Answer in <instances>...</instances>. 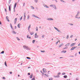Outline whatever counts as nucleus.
Returning <instances> with one entry per match:
<instances>
[{
    "label": "nucleus",
    "instance_id": "obj_60",
    "mask_svg": "<svg viewBox=\"0 0 80 80\" xmlns=\"http://www.w3.org/2000/svg\"><path fill=\"white\" fill-rule=\"evenodd\" d=\"M5 12H7V10L6 9V8H5Z\"/></svg>",
    "mask_w": 80,
    "mask_h": 80
},
{
    "label": "nucleus",
    "instance_id": "obj_8",
    "mask_svg": "<svg viewBox=\"0 0 80 80\" xmlns=\"http://www.w3.org/2000/svg\"><path fill=\"white\" fill-rule=\"evenodd\" d=\"M75 44H76V43H72L71 45H70V47H72L73 46H74V45H75Z\"/></svg>",
    "mask_w": 80,
    "mask_h": 80
},
{
    "label": "nucleus",
    "instance_id": "obj_12",
    "mask_svg": "<svg viewBox=\"0 0 80 80\" xmlns=\"http://www.w3.org/2000/svg\"><path fill=\"white\" fill-rule=\"evenodd\" d=\"M43 6H44V7H46V8H49L47 5H45V4H43Z\"/></svg>",
    "mask_w": 80,
    "mask_h": 80
},
{
    "label": "nucleus",
    "instance_id": "obj_7",
    "mask_svg": "<svg viewBox=\"0 0 80 80\" xmlns=\"http://www.w3.org/2000/svg\"><path fill=\"white\" fill-rule=\"evenodd\" d=\"M54 78H60V76H59L58 75H57V76L54 75Z\"/></svg>",
    "mask_w": 80,
    "mask_h": 80
},
{
    "label": "nucleus",
    "instance_id": "obj_46",
    "mask_svg": "<svg viewBox=\"0 0 80 80\" xmlns=\"http://www.w3.org/2000/svg\"><path fill=\"white\" fill-rule=\"evenodd\" d=\"M31 80H35V77H34V78H32Z\"/></svg>",
    "mask_w": 80,
    "mask_h": 80
},
{
    "label": "nucleus",
    "instance_id": "obj_61",
    "mask_svg": "<svg viewBox=\"0 0 80 80\" xmlns=\"http://www.w3.org/2000/svg\"><path fill=\"white\" fill-rule=\"evenodd\" d=\"M10 74H12V72H10Z\"/></svg>",
    "mask_w": 80,
    "mask_h": 80
},
{
    "label": "nucleus",
    "instance_id": "obj_53",
    "mask_svg": "<svg viewBox=\"0 0 80 80\" xmlns=\"http://www.w3.org/2000/svg\"><path fill=\"white\" fill-rule=\"evenodd\" d=\"M74 48H77V46H76V47H74Z\"/></svg>",
    "mask_w": 80,
    "mask_h": 80
},
{
    "label": "nucleus",
    "instance_id": "obj_21",
    "mask_svg": "<svg viewBox=\"0 0 80 80\" xmlns=\"http://www.w3.org/2000/svg\"><path fill=\"white\" fill-rule=\"evenodd\" d=\"M33 33H34V32H31L30 33V35H33Z\"/></svg>",
    "mask_w": 80,
    "mask_h": 80
},
{
    "label": "nucleus",
    "instance_id": "obj_37",
    "mask_svg": "<svg viewBox=\"0 0 80 80\" xmlns=\"http://www.w3.org/2000/svg\"><path fill=\"white\" fill-rule=\"evenodd\" d=\"M68 37H69V36L68 35H67V37H66L67 39H68Z\"/></svg>",
    "mask_w": 80,
    "mask_h": 80
},
{
    "label": "nucleus",
    "instance_id": "obj_23",
    "mask_svg": "<svg viewBox=\"0 0 80 80\" xmlns=\"http://www.w3.org/2000/svg\"><path fill=\"white\" fill-rule=\"evenodd\" d=\"M10 27L12 29V30H13V27H12V23H10Z\"/></svg>",
    "mask_w": 80,
    "mask_h": 80
},
{
    "label": "nucleus",
    "instance_id": "obj_24",
    "mask_svg": "<svg viewBox=\"0 0 80 80\" xmlns=\"http://www.w3.org/2000/svg\"><path fill=\"white\" fill-rule=\"evenodd\" d=\"M30 18V16L29 15L27 16V20H28Z\"/></svg>",
    "mask_w": 80,
    "mask_h": 80
},
{
    "label": "nucleus",
    "instance_id": "obj_57",
    "mask_svg": "<svg viewBox=\"0 0 80 80\" xmlns=\"http://www.w3.org/2000/svg\"><path fill=\"white\" fill-rule=\"evenodd\" d=\"M28 75H30V73H28Z\"/></svg>",
    "mask_w": 80,
    "mask_h": 80
},
{
    "label": "nucleus",
    "instance_id": "obj_36",
    "mask_svg": "<svg viewBox=\"0 0 80 80\" xmlns=\"http://www.w3.org/2000/svg\"><path fill=\"white\" fill-rule=\"evenodd\" d=\"M11 1H12V0H9L8 1L9 4H10V2H11Z\"/></svg>",
    "mask_w": 80,
    "mask_h": 80
},
{
    "label": "nucleus",
    "instance_id": "obj_54",
    "mask_svg": "<svg viewBox=\"0 0 80 80\" xmlns=\"http://www.w3.org/2000/svg\"><path fill=\"white\" fill-rule=\"evenodd\" d=\"M65 46H66V47H68V44H66V45H65Z\"/></svg>",
    "mask_w": 80,
    "mask_h": 80
},
{
    "label": "nucleus",
    "instance_id": "obj_41",
    "mask_svg": "<svg viewBox=\"0 0 80 80\" xmlns=\"http://www.w3.org/2000/svg\"><path fill=\"white\" fill-rule=\"evenodd\" d=\"M66 74V73H65V72H63L62 73V75H65Z\"/></svg>",
    "mask_w": 80,
    "mask_h": 80
},
{
    "label": "nucleus",
    "instance_id": "obj_27",
    "mask_svg": "<svg viewBox=\"0 0 80 80\" xmlns=\"http://www.w3.org/2000/svg\"><path fill=\"white\" fill-rule=\"evenodd\" d=\"M74 49H75L73 47L71 49H70V50L72 51V50H74Z\"/></svg>",
    "mask_w": 80,
    "mask_h": 80
},
{
    "label": "nucleus",
    "instance_id": "obj_19",
    "mask_svg": "<svg viewBox=\"0 0 80 80\" xmlns=\"http://www.w3.org/2000/svg\"><path fill=\"white\" fill-rule=\"evenodd\" d=\"M63 77L64 78H68V76H67V75H64L63 76Z\"/></svg>",
    "mask_w": 80,
    "mask_h": 80
},
{
    "label": "nucleus",
    "instance_id": "obj_33",
    "mask_svg": "<svg viewBox=\"0 0 80 80\" xmlns=\"http://www.w3.org/2000/svg\"><path fill=\"white\" fill-rule=\"evenodd\" d=\"M41 52H42V53H45V51H41Z\"/></svg>",
    "mask_w": 80,
    "mask_h": 80
},
{
    "label": "nucleus",
    "instance_id": "obj_6",
    "mask_svg": "<svg viewBox=\"0 0 80 80\" xmlns=\"http://www.w3.org/2000/svg\"><path fill=\"white\" fill-rule=\"evenodd\" d=\"M78 14H77V15L75 16V18H78V19H79V18H80V17H77L78 16Z\"/></svg>",
    "mask_w": 80,
    "mask_h": 80
},
{
    "label": "nucleus",
    "instance_id": "obj_25",
    "mask_svg": "<svg viewBox=\"0 0 80 80\" xmlns=\"http://www.w3.org/2000/svg\"><path fill=\"white\" fill-rule=\"evenodd\" d=\"M4 53V51H2L1 53H0V54H3Z\"/></svg>",
    "mask_w": 80,
    "mask_h": 80
},
{
    "label": "nucleus",
    "instance_id": "obj_58",
    "mask_svg": "<svg viewBox=\"0 0 80 80\" xmlns=\"http://www.w3.org/2000/svg\"><path fill=\"white\" fill-rule=\"evenodd\" d=\"M44 37H45V36L44 35H42V38H43Z\"/></svg>",
    "mask_w": 80,
    "mask_h": 80
},
{
    "label": "nucleus",
    "instance_id": "obj_63",
    "mask_svg": "<svg viewBox=\"0 0 80 80\" xmlns=\"http://www.w3.org/2000/svg\"><path fill=\"white\" fill-rule=\"evenodd\" d=\"M80 46V43H79V44H78V46Z\"/></svg>",
    "mask_w": 80,
    "mask_h": 80
},
{
    "label": "nucleus",
    "instance_id": "obj_14",
    "mask_svg": "<svg viewBox=\"0 0 80 80\" xmlns=\"http://www.w3.org/2000/svg\"><path fill=\"white\" fill-rule=\"evenodd\" d=\"M17 18H16L15 19L14 22L15 23H17Z\"/></svg>",
    "mask_w": 80,
    "mask_h": 80
},
{
    "label": "nucleus",
    "instance_id": "obj_9",
    "mask_svg": "<svg viewBox=\"0 0 80 80\" xmlns=\"http://www.w3.org/2000/svg\"><path fill=\"white\" fill-rule=\"evenodd\" d=\"M47 20H53V19L52 18H48L47 19Z\"/></svg>",
    "mask_w": 80,
    "mask_h": 80
},
{
    "label": "nucleus",
    "instance_id": "obj_50",
    "mask_svg": "<svg viewBox=\"0 0 80 80\" xmlns=\"http://www.w3.org/2000/svg\"><path fill=\"white\" fill-rule=\"evenodd\" d=\"M8 16H6V18L7 20H8Z\"/></svg>",
    "mask_w": 80,
    "mask_h": 80
},
{
    "label": "nucleus",
    "instance_id": "obj_39",
    "mask_svg": "<svg viewBox=\"0 0 80 80\" xmlns=\"http://www.w3.org/2000/svg\"><path fill=\"white\" fill-rule=\"evenodd\" d=\"M25 3L24 2L23 4V7H24L25 6Z\"/></svg>",
    "mask_w": 80,
    "mask_h": 80
},
{
    "label": "nucleus",
    "instance_id": "obj_40",
    "mask_svg": "<svg viewBox=\"0 0 80 80\" xmlns=\"http://www.w3.org/2000/svg\"><path fill=\"white\" fill-rule=\"evenodd\" d=\"M31 7L32 8V9H34V7H33L32 6H31Z\"/></svg>",
    "mask_w": 80,
    "mask_h": 80
},
{
    "label": "nucleus",
    "instance_id": "obj_38",
    "mask_svg": "<svg viewBox=\"0 0 80 80\" xmlns=\"http://www.w3.org/2000/svg\"><path fill=\"white\" fill-rule=\"evenodd\" d=\"M35 42V40H33L32 41V43H34Z\"/></svg>",
    "mask_w": 80,
    "mask_h": 80
},
{
    "label": "nucleus",
    "instance_id": "obj_5",
    "mask_svg": "<svg viewBox=\"0 0 80 80\" xmlns=\"http://www.w3.org/2000/svg\"><path fill=\"white\" fill-rule=\"evenodd\" d=\"M35 37L34 38H37L38 37V35H37V33H35V35H34Z\"/></svg>",
    "mask_w": 80,
    "mask_h": 80
},
{
    "label": "nucleus",
    "instance_id": "obj_35",
    "mask_svg": "<svg viewBox=\"0 0 80 80\" xmlns=\"http://www.w3.org/2000/svg\"><path fill=\"white\" fill-rule=\"evenodd\" d=\"M34 2L35 3H37L38 2V0H34Z\"/></svg>",
    "mask_w": 80,
    "mask_h": 80
},
{
    "label": "nucleus",
    "instance_id": "obj_20",
    "mask_svg": "<svg viewBox=\"0 0 80 80\" xmlns=\"http://www.w3.org/2000/svg\"><path fill=\"white\" fill-rule=\"evenodd\" d=\"M27 38H29V39H30V38H31V37H29V35H28L27 36Z\"/></svg>",
    "mask_w": 80,
    "mask_h": 80
},
{
    "label": "nucleus",
    "instance_id": "obj_15",
    "mask_svg": "<svg viewBox=\"0 0 80 80\" xmlns=\"http://www.w3.org/2000/svg\"><path fill=\"white\" fill-rule=\"evenodd\" d=\"M18 27L20 28V23H19L18 25Z\"/></svg>",
    "mask_w": 80,
    "mask_h": 80
},
{
    "label": "nucleus",
    "instance_id": "obj_29",
    "mask_svg": "<svg viewBox=\"0 0 80 80\" xmlns=\"http://www.w3.org/2000/svg\"><path fill=\"white\" fill-rule=\"evenodd\" d=\"M63 43H62L61 44H60L59 46V47H62V45H63Z\"/></svg>",
    "mask_w": 80,
    "mask_h": 80
},
{
    "label": "nucleus",
    "instance_id": "obj_31",
    "mask_svg": "<svg viewBox=\"0 0 80 80\" xmlns=\"http://www.w3.org/2000/svg\"><path fill=\"white\" fill-rule=\"evenodd\" d=\"M40 72L41 73H42V75H44V73H43V72H42V71H40Z\"/></svg>",
    "mask_w": 80,
    "mask_h": 80
},
{
    "label": "nucleus",
    "instance_id": "obj_64",
    "mask_svg": "<svg viewBox=\"0 0 80 80\" xmlns=\"http://www.w3.org/2000/svg\"><path fill=\"white\" fill-rule=\"evenodd\" d=\"M24 18H25V17H26V16H25V15H24Z\"/></svg>",
    "mask_w": 80,
    "mask_h": 80
},
{
    "label": "nucleus",
    "instance_id": "obj_1",
    "mask_svg": "<svg viewBox=\"0 0 80 80\" xmlns=\"http://www.w3.org/2000/svg\"><path fill=\"white\" fill-rule=\"evenodd\" d=\"M23 48L27 50H30V48H28V47L27 46H23Z\"/></svg>",
    "mask_w": 80,
    "mask_h": 80
},
{
    "label": "nucleus",
    "instance_id": "obj_18",
    "mask_svg": "<svg viewBox=\"0 0 80 80\" xmlns=\"http://www.w3.org/2000/svg\"><path fill=\"white\" fill-rule=\"evenodd\" d=\"M61 53H66V52H67V51H62L61 52Z\"/></svg>",
    "mask_w": 80,
    "mask_h": 80
},
{
    "label": "nucleus",
    "instance_id": "obj_10",
    "mask_svg": "<svg viewBox=\"0 0 80 80\" xmlns=\"http://www.w3.org/2000/svg\"><path fill=\"white\" fill-rule=\"evenodd\" d=\"M53 8H54L55 10H57V8L56 7V5H55L54 4V6L53 7Z\"/></svg>",
    "mask_w": 80,
    "mask_h": 80
},
{
    "label": "nucleus",
    "instance_id": "obj_52",
    "mask_svg": "<svg viewBox=\"0 0 80 80\" xmlns=\"http://www.w3.org/2000/svg\"><path fill=\"white\" fill-rule=\"evenodd\" d=\"M44 75L46 76V77H48V75H47L46 74H44Z\"/></svg>",
    "mask_w": 80,
    "mask_h": 80
},
{
    "label": "nucleus",
    "instance_id": "obj_55",
    "mask_svg": "<svg viewBox=\"0 0 80 80\" xmlns=\"http://www.w3.org/2000/svg\"><path fill=\"white\" fill-rule=\"evenodd\" d=\"M2 79L5 80V77H3Z\"/></svg>",
    "mask_w": 80,
    "mask_h": 80
},
{
    "label": "nucleus",
    "instance_id": "obj_2",
    "mask_svg": "<svg viewBox=\"0 0 80 80\" xmlns=\"http://www.w3.org/2000/svg\"><path fill=\"white\" fill-rule=\"evenodd\" d=\"M17 3H15L14 4V8H13V10H14V12H15V8H16V7L17 6Z\"/></svg>",
    "mask_w": 80,
    "mask_h": 80
},
{
    "label": "nucleus",
    "instance_id": "obj_48",
    "mask_svg": "<svg viewBox=\"0 0 80 80\" xmlns=\"http://www.w3.org/2000/svg\"><path fill=\"white\" fill-rule=\"evenodd\" d=\"M73 35H71V36H70V38H72V37H73Z\"/></svg>",
    "mask_w": 80,
    "mask_h": 80
},
{
    "label": "nucleus",
    "instance_id": "obj_62",
    "mask_svg": "<svg viewBox=\"0 0 80 80\" xmlns=\"http://www.w3.org/2000/svg\"><path fill=\"white\" fill-rule=\"evenodd\" d=\"M23 20H24V21H25V18H24L23 19Z\"/></svg>",
    "mask_w": 80,
    "mask_h": 80
},
{
    "label": "nucleus",
    "instance_id": "obj_16",
    "mask_svg": "<svg viewBox=\"0 0 80 80\" xmlns=\"http://www.w3.org/2000/svg\"><path fill=\"white\" fill-rule=\"evenodd\" d=\"M54 5L55 4H51L50 5V7H53Z\"/></svg>",
    "mask_w": 80,
    "mask_h": 80
},
{
    "label": "nucleus",
    "instance_id": "obj_32",
    "mask_svg": "<svg viewBox=\"0 0 80 80\" xmlns=\"http://www.w3.org/2000/svg\"><path fill=\"white\" fill-rule=\"evenodd\" d=\"M16 38H17V40H18L19 41H20V39H19V38H18V37H16Z\"/></svg>",
    "mask_w": 80,
    "mask_h": 80
},
{
    "label": "nucleus",
    "instance_id": "obj_51",
    "mask_svg": "<svg viewBox=\"0 0 80 80\" xmlns=\"http://www.w3.org/2000/svg\"><path fill=\"white\" fill-rule=\"evenodd\" d=\"M61 74V73L60 72H58L57 75H60Z\"/></svg>",
    "mask_w": 80,
    "mask_h": 80
},
{
    "label": "nucleus",
    "instance_id": "obj_42",
    "mask_svg": "<svg viewBox=\"0 0 80 80\" xmlns=\"http://www.w3.org/2000/svg\"><path fill=\"white\" fill-rule=\"evenodd\" d=\"M22 20V17H21L20 19V21H21V20Z\"/></svg>",
    "mask_w": 80,
    "mask_h": 80
},
{
    "label": "nucleus",
    "instance_id": "obj_26",
    "mask_svg": "<svg viewBox=\"0 0 80 80\" xmlns=\"http://www.w3.org/2000/svg\"><path fill=\"white\" fill-rule=\"evenodd\" d=\"M4 64L5 66H6V67H7V62H6V61L5 62Z\"/></svg>",
    "mask_w": 80,
    "mask_h": 80
},
{
    "label": "nucleus",
    "instance_id": "obj_43",
    "mask_svg": "<svg viewBox=\"0 0 80 80\" xmlns=\"http://www.w3.org/2000/svg\"><path fill=\"white\" fill-rule=\"evenodd\" d=\"M26 58L27 59H31V58L28 57H27Z\"/></svg>",
    "mask_w": 80,
    "mask_h": 80
},
{
    "label": "nucleus",
    "instance_id": "obj_13",
    "mask_svg": "<svg viewBox=\"0 0 80 80\" xmlns=\"http://www.w3.org/2000/svg\"><path fill=\"white\" fill-rule=\"evenodd\" d=\"M42 70L44 73H46V72H47V71H46V69H43Z\"/></svg>",
    "mask_w": 80,
    "mask_h": 80
},
{
    "label": "nucleus",
    "instance_id": "obj_28",
    "mask_svg": "<svg viewBox=\"0 0 80 80\" xmlns=\"http://www.w3.org/2000/svg\"><path fill=\"white\" fill-rule=\"evenodd\" d=\"M32 76H33V74H32L30 76V78H32Z\"/></svg>",
    "mask_w": 80,
    "mask_h": 80
},
{
    "label": "nucleus",
    "instance_id": "obj_59",
    "mask_svg": "<svg viewBox=\"0 0 80 80\" xmlns=\"http://www.w3.org/2000/svg\"><path fill=\"white\" fill-rule=\"evenodd\" d=\"M77 53H76L75 55V56H77Z\"/></svg>",
    "mask_w": 80,
    "mask_h": 80
},
{
    "label": "nucleus",
    "instance_id": "obj_56",
    "mask_svg": "<svg viewBox=\"0 0 80 80\" xmlns=\"http://www.w3.org/2000/svg\"><path fill=\"white\" fill-rule=\"evenodd\" d=\"M69 57H74V56H70Z\"/></svg>",
    "mask_w": 80,
    "mask_h": 80
},
{
    "label": "nucleus",
    "instance_id": "obj_3",
    "mask_svg": "<svg viewBox=\"0 0 80 80\" xmlns=\"http://www.w3.org/2000/svg\"><path fill=\"white\" fill-rule=\"evenodd\" d=\"M54 28H55V30H56L57 31H58V32H59V33H60V32H61V31H60V30H58V29L57 28L55 27H54Z\"/></svg>",
    "mask_w": 80,
    "mask_h": 80
},
{
    "label": "nucleus",
    "instance_id": "obj_17",
    "mask_svg": "<svg viewBox=\"0 0 80 80\" xmlns=\"http://www.w3.org/2000/svg\"><path fill=\"white\" fill-rule=\"evenodd\" d=\"M12 33L13 34H17V32H16L15 31H12Z\"/></svg>",
    "mask_w": 80,
    "mask_h": 80
},
{
    "label": "nucleus",
    "instance_id": "obj_47",
    "mask_svg": "<svg viewBox=\"0 0 80 80\" xmlns=\"http://www.w3.org/2000/svg\"><path fill=\"white\" fill-rule=\"evenodd\" d=\"M53 80V78H51L49 79V80Z\"/></svg>",
    "mask_w": 80,
    "mask_h": 80
},
{
    "label": "nucleus",
    "instance_id": "obj_49",
    "mask_svg": "<svg viewBox=\"0 0 80 80\" xmlns=\"http://www.w3.org/2000/svg\"><path fill=\"white\" fill-rule=\"evenodd\" d=\"M60 1H61V2H63V3L65 2V1H64L63 0H60Z\"/></svg>",
    "mask_w": 80,
    "mask_h": 80
},
{
    "label": "nucleus",
    "instance_id": "obj_4",
    "mask_svg": "<svg viewBox=\"0 0 80 80\" xmlns=\"http://www.w3.org/2000/svg\"><path fill=\"white\" fill-rule=\"evenodd\" d=\"M32 16L33 17H35V18H38L39 19H40V18H38V17H37V16H35V14H32Z\"/></svg>",
    "mask_w": 80,
    "mask_h": 80
},
{
    "label": "nucleus",
    "instance_id": "obj_11",
    "mask_svg": "<svg viewBox=\"0 0 80 80\" xmlns=\"http://www.w3.org/2000/svg\"><path fill=\"white\" fill-rule=\"evenodd\" d=\"M31 28V25L30 24L28 27V31L30 32V29Z\"/></svg>",
    "mask_w": 80,
    "mask_h": 80
},
{
    "label": "nucleus",
    "instance_id": "obj_30",
    "mask_svg": "<svg viewBox=\"0 0 80 80\" xmlns=\"http://www.w3.org/2000/svg\"><path fill=\"white\" fill-rule=\"evenodd\" d=\"M69 25H71V26H73V24L72 23H68Z\"/></svg>",
    "mask_w": 80,
    "mask_h": 80
},
{
    "label": "nucleus",
    "instance_id": "obj_22",
    "mask_svg": "<svg viewBox=\"0 0 80 80\" xmlns=\"http://www.w3.org/2000/svg\"><path fill=\"white\" fill-rule=\"evenodd\" d=\"M9 10L10 12L11 11V7L10 6H9Z\"/></svg>",
    "mask_w": 80,
    "mask_h": 80
},
{
    "label": "nucleus",
    "instance_id": "obj_44",
    "mask_svg": "<svg viewBox=\"0 0 80 80\" xmlns=\"http://www.w3.org/2000/svg\"><path fill=\"white\" fill-rule=\"evenodd\" d=\"M67 48H68V47H65V48H63V49H67Z\"/></svg>",
    "mask_w": 80,
    "mask_h": 80
},
{
    "label": "nucleus",
    "instance_id": "obj_45",
    "mask_svg": "<svg viewBox=\"0 0 80 80\" xmlns=\"http://www.w3.org/2000/svg\"><path fill=\"white\" fill-rule=\"evenodd\" d=\"M58 42H59V41H58L56 43V45H57V44H58Z\"/></svg>",
    "mask_w": 80,
    "mask_h": 80
},
{
    "label": "nucleus",
    "instance_id": "obj_34",
    "mask_svg": "<svg viewBox=\"0 0 80 80\" xmlns=\"http://www.w3.org/2000/svg\"><path fill=\"white\" fill-rule=\"evenodd\" d=\"M45 63L47 65H48L49 64H52L51 63H47V62H46Z\"/></svg>",
    "mask_w": 80,
    "mask_h": 80
}]
</instances>
